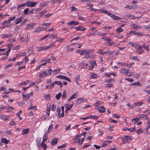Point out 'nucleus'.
Returning a JSON list of instances; mask_svg holds the SVG:
<instances>
[{
	"label": "nucleus",
	"instance_id": "42",
	"mask_svg": "<svg viewBox=\"0 0 150 150\" xmlns=\"http://www.w3.org/2000/svg\"><path fill=\"white\" fill-rule=\"evenodd\" d=\"M61 95L62 93H59L58 94H57L55 96L56 99L58 100L61 97Z\"/></svg>",
	"mask_w": 150,
	"mask_h": 150
},
{
	"label": "nucleus",
	"instance_id": "44",
	"mask_svg": "<svg viewBox=\"0 0 150 150\" xmlns=\"http://www.w3.org/2000/svg\"><path fill=\"white\" fill-rule=\"evenodd\" d=\"M47 138H48L47 135L46 134H45L44 135V136L43 137L42 142H45L46 140L47 139Z\"/></svg>",
	"mask_w": 150,
	"mask_h": 150
},
{
	"label": "nucleus",
	"instance_id": "45",
	"mask_svg": "<svg viewBox=\"0 0 150 150\" xmlns=\"http://www.w3.org/2000/svg\"><path fill=\"white\" fill-rule=\"evenodd\" d=\"M123 30L120 27L116 29V31L117 33H120L122 32Z\"/></svg>",
	"mask_w": 150,
	"mask_h": 150
},
{
	"label": "nucleus",
	"instance_id": "43",
	"mask_svg": "<svg viewBox=\"0 0 150 150\" xmlns=\"http://www.w3.org/2000/svg\"><path fill=\"white\" fill-rule=\"evenodd\" d=\"M8 41L9 43H12L15 41V40L14 38H10L8 40Z\"/></svg>",
	"mask_w": 150,
	"mask_h": 150
},
{
	"label": "nucleus",
	"instance_id": "14",
	"mask_svg": "<svg viewBox=\"0 0 150 150\" xmlns=\"http://www.w3.org/2000/svg\"><path fill=\"white\" fill-rule=\"evenodd\" d=\"M18 40L21 42H24L25 43V42H29V40L27 38H19L18 39Z\"/></svg>",
	"mask_w": 150,
	"mask_h": 150
},
{
	"label": "nucleus",
	"instance_id": "17",
	"mask_svg": "<svg viewBox=\"0 0 150 150\" xmlns=\"http://www.w3.org/2000/svg\"><path fill=\"white\" fill-rule=\"evenodd\" d=\"M98 110L100 112H104L105 109L103 106H100L98 107Z\"/></svg>",
	"mask_w": 150,
	"mask_h": 150
},
{
	"label": "nucleus",
	"instance_id": "59",
	"mask_svg": "<svg viewBox=\"0 0 150 150\" xmlns=\"http://www.w3.org/2000/svg\"><path fill=\"white\" fill-rule=\"evenodd\" d=\"M28 82H29V81L28 80H27L25 82H21L20 84L19 85V86H22L23 84H24V85H26V84L28 83Z\"/></svg>",
	"mask_w": 150,
	"mask_h": 150
},
{
	"label": "nucleus",
	"instance_id": "31",
	"mask_svg": "<svg viewBox=\"0 0 150 150\" xmlns=\"http://www.w3.org/2000/svg\"><path fill=\"white\" fill-rule=\"evenodd\" d=\"M67 51L69 52H72L74 49V48H71L70 46H68L66 47Z\"/></svg>",
	"mask_w": 150,
	"mask_h": 150
},
{
	"label": "nucleus",
	"instance_id": "56",
	"mask_svg": "<svg viewBox=\"0 0 150 150\" xmlns=\"http://www.w3.org/2000/svg\"><path fill=\"white\" fill-rule=\"evenodd\" d=\"M143 47L147 51L149 52L148 48L149 46L148 45H146L145 44H144L142 45Z\"/></svg>",
	"mask_w": 150,
	"mask_h": 150
},
{
	"label": "nucleus",
	"instance_id": "2",
	"mask_svg": "<svg viewBox=\"0 0 150 150\" xmlns=\"http://www.w3.org/2000/svg\"><path fill=\"white\" fill-rule=\"evenodd\" d=\"M120 73L125 74L126 75L130 77L132 75V72H131L130 73H129L128 70L126 69H122L120 70Z\"/></svg>",
	"mask_w": 150,
	"mask_h": 150
},
{
	"label": "nucleus",
	"instance_id": "47",
	"mask_svg": "<svg viewBox=\"0 0 150 150\" xmlns=\"http://www.w3.org/2000/svg\"><path fill=\"white\" fill-rule=\"evenodd\" d=\"M20 56L21 57L22 56H25V58L23 59V60H25V62H27L28 60V59L27 58V57L26 56H25V54L24 53H21V54Z\"/></svg>",
	"mask_w": 150,
	"mask_h": 150
},
{
	"label": "nucleus",
	"instance_id": "49",
	"mask_svg": "<svg viewBox=\"0 0 150 150\" xmlns=\"http://www.w3.org/2000/svg\"><path fill=\"white\" fill-rule=\"evenodd\" d=\"M89 118H93L95 119H97L98 118V117L97 116H94L93 115H89L88 116Z\"/></svg>",
	"mask_w": 150,
	"mask_h": 150
},
{
	"label": "nucleus",
	"instance_id": "27",
	"mask_svg": "<svg viewBox=\"0 0 150 150\" xmlns=\"http://www.w3.org/2000/svg\"><path fill=\"white\" fill-rule=\"evenodd\" d=\"M48 3V2H46L43 3H40V6L41 7H43L46 6Z\"/></svg>",
	"mask_w": 150,
	"mask_h": 150
},
{
	"label": "nucleus",
	"instance_id": "5",
	"mask_svg": "<svg viewBox=\"0 0 150 150\" xmlns=\"http://www.w3.org/2000/svg\"><path fill=\"white\" fill-rule=\"evenodd\" d=\"M108 15L111 17L113 20H120L121 19V18L119 17L114 15L110 13H109Z\"/></svg>",
	"mask_w": 150,
	"mask_h": 150
},
{
	"label": "nucleus",
	"instance_id": "16",
	"mask_svg": "<svg viewBox=\"0 0 150 150\" xmlns=\"http://www.w3.org/2000/svg\"><path fill=\"white\" fill-rule=\"evenodd\" d=\"M58 138H54L53 139L51 142V144L52 145H54L57 144L58 140Z\"/></svg>",
	"mask_w": 150,
	"mask_h": 150
},
{
	"label": "nucleus",
	"instance_id": "20",
	"mask_svg": "<svg viewBox=\"0 0 150 150\" xmlns=\"http://www.w3.org/2000/svg\"><path fill=\"white\" fill-rule=\"evenodd\" d=\"M139 116H140V118H142L143 120H149L148 117L146 116V115H139Z\"/></svg>",
	"mask_w": 150,
	"mask_h": 150
},
{
	"label": "nucleus",
	"instance_id": "37",
	"mask_svg": "<svg viewBox=\"0 0 150 150\" xmlns=\"http://www.w3.org/2000/svg\"><path fill=\"white\" fill-rule=\"evenodd\" d=\"M57 112L58 115V117L59 118H60L62 117L61 115H60V108L59 107L57 108Z\"/></svg>",
	"mask_w": 150,
	"mask_h": 150
},
{
	"label": "nucleus",
	"instance_id": "34",
	"mask_svg": "<svg viewBox=\"0 0 150 150\" xmlns=\"http://www.w3.org/2000/svg\"><path fill=\"white\" fill-rule=\"evenodd\" d=\"M55 85V83L54 82L52 83L51 84L47 86H46V88H50V89H52L54 86Z\"/></svg>",
	"mask_w": 150,
	"mask_h": 150
},
{
	"label": "nucleus",
	"instance_id": "11",
	"mask_svg": "<svg viewBox=\"0 0 150 150\" xmlns=\"http://www.w3.org/2000/svg\"><path fill=\"white\" fill-rule=\"evenodd\" d=\"M129 34L135 35L136 36H137V35L138 36H142L143 35V34H142V33H137V32L135 31H132L131 32H130L129 33Z\"/></svg>",
	"mask_w": 150,
	"mask_h": 150
},
{
	"label": "nucleus",
	"instance_id": "26",
	"mask_svg": "<svg viewBox=\"0 0 150 150\" xmlns=\"http://www.w3.org/2000/svg\"><path fill=\"white\" fill-rule=\"evenodd\" d=\"M29 131V130L28 129H24L22 132V135L27 134L28 133Z\"/></svg>",
	"mask_w": 150,
	"mask_h": 150
},
{
	"label": "nucleus",
	"instance_id": "54",
	"mask_svg": "<svg viewBox=\"0 0 150 150\" xmlns=\"http://www.w3.org/2000/svg\"><path fill=\"white\" fill-rule=\"evenodd\" d=\"M106 52L107 54H108L109 55H111L112 53L114 52L109 50H108Z\"/></svg>",
	"mask_w": 150,
	"mask_h": 150
},
{
	"label": "nucleus",
	"instance_id": "52",
	"mask_svg": "<svg viewBox=\"0 0 150 150\" xmlns=\"http://www.w3.org/2000/svg\"><path fill=\"white\" fill-rule=\"evenodd\" d=\"M143 102L135 103L133 105L135 106H140L143 104Z\"/></svg>",
	"mask_w": 150,
	"mask_h": 150
},
{
	"label": "nucleus",
	"instance_id": "23",
	"mask_svg": "<svg viewBox=\"0 0 150 150\" xmlns=\"http://www.w3.org/2000/svg\"><path fill=\"white\" fill-rule=\"evenodd\" d=\"M47 12L46 10H45L42 11L40 13L38 14V17L41 18L42 16L45 14Z\"/></svg>",
	"mask_w": 150,
	"mask_h": 150
},
{
	"label": "nucleus",
	"instance_id": "29",
	"mask_svg": "<svg viewBox=\"0 0 150 150\" xmlns=\"http://www.w3.org/2000/svg\"><path fill=\"white\" fill-rule=\"evenodd\" d=\"M98 10L99 12H100L101 13H105L107 15H108L109 13V11H107L105 9H99Z\"/></svg>",
	"mask_w": 150,
	"mask_h": 150
},
{
	"label": "nucleus",
	"instance_id": "58",
	"mask_svg": "<svg viewBox=\"0 0 150 150\" xmlns=\"http://www.w3.org/2000/svg\"><path fill=\"white\" fill-rule=\"evenodd\" d=\"M31 109L34 110H36V107L33 106H30L29 108V110H30Z\"/></svg>",
	"mask_w": 150,
	"mask_h": 150
},
{
	"label": "nucleus",
	"instance_id": "51",
	"mask_svg": "<svg viewBox=\"0 0 150 150\" xmlns=\"http://www.w3.org/2000/svg\"><path fill=\"white\" fill-rule=\"evenodd\" d=\"M61 108L62 111V113L61 114V116L62 117H63L64 115V107L63 106H62L61 107Z\"/></svg>",
	"mask_w": 150,
	"mask_h": 150
},
{
	"label": "nucleus",
	"instance_id": "24",
	"mask_svg": "<svg viewBox=\"0 0 150 150\" xmlns=\"http://www.w3.org/2000/svg\"><path fill=\"white\" fill-rule=\"evenodd\" d=\"M132 27L134 29H137L138 28H141L140 26L137 24H133L132 25Z\"/></svg>",
	"mask_w": 150,
	"mask_h": 150
},
{
	"label": "nucleus",
	"instance_id": "3",
	"mask_svg": "<svg viewBox=\"0 0 150 150\" xmlns=\"http://www.w3.org/2000/svg\"><path fill=\"white\" fill-rule=\"evenodd\" d=\"M81 55L86 56L85 58H89L91 57V55L89 54L87 50H82L81 53ZM91 56H92L91 55Z\"/></svg>",
	"mask_w": 150,
	"mask_h": 150
},
{
	"label": "nucleus",
	"instance_id": "8",
	"mask_svg": "<svg viewBox=\"0 0 150 150\" xmlns=\"http://www.w3.org/2000/svg\"><path fill=\"white\" fill-rule=\"evenodd\" d=\"M94 34L96 35H98L99 37H103L105 36L106 34L104 33H101L100 32L95 30Z\"/></svg>",
	"mask_w": 150,
	"mask_h": 150
},
{
	"label": "nucleus",
	"instance_id": "22",
	"mask_svg": "<svg viewBox=\"0 0 150 150\" xmlns=\"http://www.w3.org/2000/svg\"><path fill=\"white\" fill-rule=\"evenodd\" d=\"M77 92L75 93L73 95L68 99V100L69 101L73 99L74 98H76L77 97V95H76Z\"/></svg>",
	"mask_w": 150,
	"mask_h": 150
},
{
	"label": "nucleus",
	"instance_id": "62",
	"mask_svg": "<svg viewBox=\"0 0 150 150\" xmlns=\"http://www.w3.org/2000/svg\"><path fill=\"white\" fill-rule=\"evenodd\" d=\"M4 36L3 38H6L8 37H12V35L11 34H7L4 35Z\"/></svg>",
	"mask_w": 150,
	"mask_h": 150
},
{
	"label": "nucleus",
	"instance_id": "25",
	"mask_svg": "<svg viewBox=\"0 0 150 150\" xmlns=\"http://www.w3.org/2000/svg\"><path fill=\"white\" fill-rule=\"evenodd\" d=\"M1 141L2 143H4L5 144H7L8 142H9V141L7 140L5 138H1Z\"/></svg>",
	"mask_w": 150,
	"mask_h": 150
},
{
	"label": "nucleus",
	"instance_id": "60",
	"mask_svg": "<svg viewBox=\"0 0 150 150\" xmlns=\"http://www.w3.org/2000/svg\"><path fill=\"white\" fill-rule=\"evenodd\" d=\"M132 85H136L140 86L141 85L138 82H136L134 83H132Z\"/></svg>",
	"mask_w": 150,
	"mask_h": 150
},
{
	"label": "nucleus",
	"instance_id": "64",
	"mask_svg": "<svg viewBox=\"0 0 150 150\" xmlns=\"http://www.w3.org/2000/svg\"><path fill=\"white\" fill-rule=\"evenodd\" d=\"M60 71V69H55L53 71L54 74H57L58 73H59Z\"/></svg>",
	"mask_w": 150,
	"mask_h": 150
},
{
	"label": "nucleus",
	"instance_id": "38",
	"mask_svg": "<svg viewBox=\"0 0 150 150\" xmlns=\"http://www.w3.org/2000/svg\"><path fill=\"white\" fill-rule=\"evenodd\" d=\"M52 71V70L51 69H48L47 71H46L47 76L51 75Z\"/></svg>",
	"mask_w": 150,
	"mask_h": 150
},
{
	"label": "nucleus",
	"instance_id": "13",
	"mask_svg": "<svg viewBox=\"0 0 150 150\" xmlns=\"http://www.w3.org/2000/svg\"><path fill=\"white\" fill-rule=\"evenodd\" d=\"M104 40L106 41L107 43L108 44V45L109 46H110L113 44V42L111 41L110 39L106 38H103Z\"/></svg>",
	"mask_w": 150,
	"mask_h": 150
},
{
	"label": "nucleus",
	"instance_id": "48",
	"mask_svg": "<svg viewBox=\"0 0 150 150\" xmlns=\"http://www.w3.org/2000/svg\"><path fill=\"white\" fill-rule=\"evenodd\" d=\"M101 104V102L100 101H98L95 103L94 105L96 107H98L99 105H100Z\"/></svg>",
	"mask_w": 150,
	"mask_h": 150
},
{
	"label": "nucleus",
	"instance_id": "9",
	"mask_svg": "<svg viewBox=\"0 0 150 150\" xmlns=\"http://www.w3.org/2000/svg\"><path fill=\"white\" fill-rule=\"evenodd\" d=\"M57 78H60V79H64L67 81H69L70 82H71V81L70 79H69V78H67V77H66L63 75H61L58 76H57Z\"/></svg>",
	"mask_w": 150,
	"mask_h": 150
},
{
	"label": "nucleus",
	"instance_id": "30",
	"mask_svg": "<svg viewBox=\"0 0 150 150\" xmlns=\"http://www.w3.org/2000/svg\"><path fill=\"white\" fill-rule=\"evenodd\" d=\"M83 100L84 98H81L78 99L76 100V102L78 103V104H80Z\"/></svg>",
	"mask_w": 150,
	"mask_h": 150
},
{
	"label": "nucleus",
	"instance_id": "46",
	"mask_svg": "<svg viewBox=\"0 0 150 150\" xmlns=\"http://www.w3.org/2000/svg\"><path fill=\"white\" fill-rule=\"evenodd\" d=\"M65 106L66 109L69 110H70L72 108L71 106L68 104H66L65 105Z\"/></svg>",
	"mask_w": 150,
	"mask_h": 150
},
{
	"label": "nucleus",
	"instance_id": "35",
	"mask_svg": "<svg viewBox=\"0 0 150 150\" xmlns=\"http://www.w3.org/2000/svg\"><path fill=\"white\" fill-rule=\"evenodd\" d=\"M127 16L128 18H130L132 19H134L135 18H140V17L136 18L134 16L130 14H128Z\"/></svg>",
	"mask_w": 150,
	"mask_h": 150
},
{
	"label": "nucleus",
	"instance_id": "18",
	"mask_svg": "<svg viewBox=\"0 0 150 150\" xmlns=\"http://www.w3.org/2000/svg\"><path fill=\"white\" fill-rule=\"evenodd\" d=\"M87 6H89V7H90V8H88V9H90L92 11H97V9L92 8V7L93 6V4H91L90 3H87Z\"/></svg>",
	"mask_w": 150,
	"mask_h": 150
},
{
	"label": "nucleus",
	"instance_id": "10",
	"mask_svg": "<svg viewBox=\"0 0 150 150\" xmlns=\"http://www.w3.org/2000/svg\"><path fill=\"white\" fill-rule=\"evenodd\" d=\"M74 28L76 29V31H85L86 29L82 26H79L77 27H74Z\"/></svg>",
	"mask_w": 150,
	"mask_h": 150
},
{
	"label": "nucleus",
	"instance_id": "7",
	"mask_svg": "<svg viewBox=\"0 0 150 150\" xmlns=\"http://www.w3.org/2000/svg\"><path fill=\"white\" fill-rule=\"evenodd\" d=\"M95 62L94 61H93L91 62H88V63L87 64V66L88 67V69L91 70L93 68L94 64Z\"/></svg>",
	"mask_w": 150,
	"mask_h": 150
},
{
	"label": "nucleus",
	"instance_id": "63",
	"mask_svg": "<svg viewBox=\"0 0 150 150\" xmlns=\"http://www.w3.org/2000/svg\"><path fill=\"white\" fill-rule=\"evenodd\" d=\"M71 10L72 11H77V9L76 8H75L74 6H72L71 7Z\"/></svg>",
	"mask_w": 150,
	"mask_h": 150
},
{
	"label": "nucleus",
	"instance_id": "15",
	"mask_svg": "<svg viewBox=\"0 0 150 150\" xmlns=\"http://www.w3.org/2000/svg\"><path fill=\"white\" fill-rule=\"evenodd\" d=\"M26 25L27 28L28 29H30L33 28L35 26L36 23L27 24Z\"/></svg>",
	"mask_w": 150,
	"mask_h": 150
},
{
	"label": "nucleus",
	"instance_id": "55",
	"mask_svg": "<svg viewBox=\"0 0 150 150\" xmlns=\"http://www.w3.org/2000/svg\"><path fill=\"white\" fill-rule=\"evenodd\" d=\"M124 8H128L129 10L133 9V7L132 6H129V5L125 6Z\"/></svg>",
	"mask_w": 150,
	"mask_h": 150
},
{
	"label": "nucleus",
	"instance_id": "1",
	"mask_svg": "<svg viewBox=\"0 0 150 150\" xmlns=\"http://www.w3.org/2000/svg\"><path fill=\"white\" fill-rule=\"evenodd\" d=\"M26 5L27 6L30 7H33L35 6L38 4L36 2L28 1L26 3Z\"/></svg>",
	"mask_w": 150,
	"mask_h": 150
},
{
	"label": "nucleus",
	"instance_id": "57",
	"mask_svg": "<svg viewBox=\"0 0 150 150\" xmlns=\"http://www.w3.org/2000/svg\"><path fill=\"white\" fill-rule=\"evenodd\" d=\"M67 96H66V91H64L63 93V94L62 95V98L63 99H65Z\"/></svg>",
	"mask_w": 150,
	"mask_h": 150
},
{
	"label": "nucleus",
	"instance_id": "6",
	"mask_svg": "<svg viewBox=\"0 0 150 150\" xmlns=\"http://www.w3.org/2000/svg\"><path fill=\"white\" fill-rule=\"evenodd\" d=\"M51 24V23H43L42 25V28L43 30H45L47 28V26H49Z\"/></svg>",
	"mask_w": 150,
	"mask_h": 150
},
{
	"label": "nucleus",
	"instance_id": "61",
	"mask_svg": "<svg viewBox=\"0 0 150 150\" xmlns=\"http://www.w3.org/2000/svg\"><path fill=\"white\" fill-rule=\"evenodd\" d=\"M105 87H108L109 88H110V87L112 86V84L111 83H108L105 84Z\"/></svg>",
	"mask_w": 150,
	"mask_h": 150
},
{
	"label": "nucleus",
	"instance_id": "36",
	"mask_svg": "<svg viewBox=\"0 0 150 150\" xmlns=\"http://www.w3.org/2000/svg\"><path fill=\"white\" fill-rule=\"evenodd\" d=\"M54 83L55 84H56L60 86V87L61 88L62 87V84L60 81H56Z\"/></svg>",
	"mask_w": 150,
	"mask_h": 150
},
{
	"label": "nucleus",
	"instance_id": "53",
	"mask_svg": "<svg viewBox=\"0 0 150 150\" xmlns=\"http://www.w3.org/2000/svg\"><path fill=\"white\" fill-rule=\"evenodd\" d=\"M54 39H57V41L61 42H63L64 39L62 38H54Z\"/></svg>",
	"mask_w": 150,
	"mask_h": 150
},
{
	"label": "nucleus",
	"instance_id": "39",
	"mask_svg": "<svg viewBox=\"0 0 150 150\" xmlns=\"http://www.w3.org/2000/svg\"><path fill=\"white\" fill-rule=\"evenodd\" d=\"M44 142H41V146L43 148L44 150H45L47 148V146L44 143Z\"/></svg>",
	"mask_w": 150,
	"mask_h": 150
},
{
	"label": "nucleus",
	"instance_id": "50",
	"mask_svg": "<svg viewBox=\"0 0 150 150\" xmlns=\"http://www.w3.org/2000/svg\"><path fill=\"white\" fill-rule=\"evenodd\" d=\"M75 81H76L77 83L79 85V84L78 82V81H80V75H79L77 76L76 78L75 79Z\"/></svg>",
	"mask_w": 150,
	"mask_h": 150
},
{
	"label": "nucleus",
	"instance_id": "4",
	"mask_svg": "<svg viewBox=\"0 0 150 150\" xmlns=\"http://www.w3.org/2000/svg\"><path fill=\"white\" fill-rule=\"evenodd\" d=\"M54 45H53V44L52 43L50 44L49 45L47 46H44L40 47L38 48V51H41L44 50L49 48H51Z\"/></svg>",
	"mask_w": 150,
	"mask_h": 150
},
{
	"label": "nucleus",
	"instance_id": "21",
	"mask_svg": "<svg viewBox=\"0 0 150 150\" xmlns=\"http://www.w3.org/2000/svg\"><path fill=\"white\" fill-rule=\"evenodd\" d=\"M30 93H32L31 92L30 93L27 94L26 95H25L24 94L23 95V98H24L25 99V100H27L28 99V98L30 97Z\"/></svg>",
	"mask_w": 150,
	"mask_h": 150
},
{
	"label": "nucleus",
	"instance_id": "28",
	"mask_svg": "<svg viewBox=\"0 0 150 150\" xmlns=\"http://www.w3.org/2000/svg\"><path fill=\"white\" fill-rule=\"evenodd\" d=\"M134 47L137 50H139L141 49L142 47L141 45H139V44H135L134 45Z\"/></svg>",
	"mask_w": 150,
	"mask_h": 150
},
{
	"label": "nucleus",
	"instance_id": "41",
	"mask_svg": "<svg viewBox=\"0 0 150 150\" xmlns=\"http://www.w3.org/2000/svg\"><path fill=\"white\" fill-rule=\"evenodd\" d=\"M78 38H74L71 41V42H73V43L72 44H75L76 43H78V42H76V41L77 40Z\"/></svg>",
	"mask_w": 150,
	"mask_h": 150
},
{
	"label": "nucleus",
	"instance_id": "40",
	"mask_svg": "<svg viewBox=\"0 0 150 150\" xmlns=\"http://www.w3.org/2000/svg\"><path fill=\"white\" fill-rule=\"evenodd\" d=\"M130 58L132 59L137 61H138L139 60V58L136 56H131L130 57Z\"/></svg>",
	"mask_w": 150,
	"mask_h": 150
},
{
	"label": "nucleus",
	"instance_id": "19",
	"mask_svg": "<svg viewBox=\"0 0 150 150\" xmlns=\"http://www.w3.org/2000/svg\"><path fill=\"white\" fill-rule=\"evenodd\" d=\"M46 76H47L46 71H43L39 74L38 76L40 78H41L42 77H43Z\"/></svg>",
	"mask_w": 150,
	"mask_h": 150
},
{
	"label": "nucleus",
	"instance_id": "12",
	"mask_svg": "<svg viewBox=\"0 0 150 150\" xmlns=\"http://www.w3.org/2000/svg\"><path fill=\"white\" fill-rule=\"evenodd\" d=\"M79 23L78 22L74 21H71L67 23V24L69 25H79Z\"/></svg>",
	"mask_w": 150,
	"mask_h": 150
},
{
	"label": "nucleus",
	"instance_id": "33",
	"mask_svg": "<svg viewBox=\"0 0 150 150\" xmlns=\"http://www.w3.org/2000/svg\"><path fill=\"white\" fill-rule=\"evenodd\" d=\"M23 18V16L21 17L20 18L16 19L15 20L16 21H17L15 23L16 24H18L21 21L22 19Z\"/></svg>",
	"mask_w": 150,
	"mask_h": 150
},
{
	"label": "nucleus",
	"instance_id": "32",
	"mask_svg": "<svg viewBox=\"0 0 150 150\" xmlns=\"http://www.w3.org/2000/svg\"><path fill=\"white\" fill-rule=\"evenodd\" d=\"M90 75L91 79H96L98 77L97 75L94 74L90 73Z\"/></svg>",
	"mask_w": 150,
	"mask_h": 150
}]
</instances>
